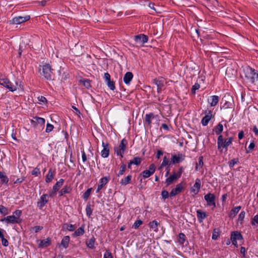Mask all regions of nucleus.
<instances>
[{
  "label": "nucleus",
  "mask_w": 258,
  "mask_h": 258,
  "mask_svg": "<svg viewBox=\"0 0 258 258\" xmlns=\"http://www.w3.org/2000/svg\"><path fill=\"white\" fill-rule=\"evenodd\" d=\"M48 201V196L47 194L42 195L39 200V201L37 203V207L40 209H42L44 205Z\"/></svg>",
  "instance_id": "9b49d317"
},
{
  "label": "nucleus",
  "mask_w": 258,
  "mask_h": 258,
  "mask_svg": "<svg viewBox=\"0 0 258 258\" xmlns=\"http://www.w3.org/2000/svg\"><path fill=\"white\" fill-rule=\"evenodd\" d=\"M240 209L241 206H240L233 208L229 214V217L232 219L235 217Z\"/></svg>",
  "instance_id": "5701e85b"
},
{
  "label": "nucleus",
  "mask_w": 258,
  "mask_h": 258,
  "mask_svg": "<svg viewBox=\"0 0 258 258\" xmlns=\"http://www.w3.org/2000/svg\"><path fill=\"white\" fill-rule=\"evenodd\" d=\"M54 177V174L52 172V170L50 169L46 176L45 181L46 182H50Z\"/></svg>",
  "instance_id": "7c9ffc66"
},
{
  "label": "nucleus",
  "mask_w": 258,
  "mask_h": 258,
  "mask_svg": "<svg viewBox=\"0 0 258 258\" xmlns=\"http://www.w3.org/2000/svg\"><path fill=\"white\" fill-rule=\"evenodd\" d=\"M238 162V159H233L229 163L230 167H233Z\"/></svg>",
  "instance_id": "052dcab7"
},
{
  "label": "nucleus",
  "mask_w": 258,
  "mask_h": 258,
  "mask_svg": "<svg viewBox=\"0 0 258 258\" xmlns=\"http://www.w3.org/2000/svg\"><path fill=\"white\" fill-rule=\"evenodd\" d=\"M201 180L200 179L197 178L196 180V182L193 185V186L191 188V192H193L195 195L197 194L201 188Z\"/></svg>",
  "instance_id": "2eb2a0df"
},
{
  "label": "nucleus",
  "mask_w": 258,
  "mask_h": 258,
  "mask_svg": "<svg viewBox=\"0 0 258 258\" xmlns=\"http://www.w3.org/2000/svg\"><path fill=\"white\" fill-rule=\"evenodd\" d=\"M158 225H159V223L156 220H154V221L150 222L149 224L150 228L155 232H157L158 230Z\"/></svg>",
  "instance_id": "bb28decb"
},
{
  "label": "nucleus",
  "mask_w": 258,
  "mask_h": 258,
  "mask_svg": "<svg viewBox=\"0 0 258 258\" xmlns=\"http://www.w3.org/2000/svg\"><path fill=\"white\" fill-rule=\"evenodd\" d=\"M107 85L108 87L111 90H114L115 88L114 83L113 81H111V80H109L107 82H106Z\"/></svg>",
  "instance_id": "49530a36"
},
{
  "label": "nucleus",
  "mask_w": 258,
  "mask_h": 258,
  "mask_svg": "<svg viewBox=\"0 0 258 258\" xmlns=\"http://www.w3.org/2000/svg\"><path fill=\"white\" fill-rule=\"evenodd\" d=\"M126 169V165L124 164L121 165L120 167V170L118 174V176H119L123 174Z\"/></svg>",
  "instance_id": "de8ad7c7"
},
{
  "label": "nucleus",
  "mask_w": 258,
  "mask_h": 258,
  "mask_svg": "<svg viewBox=\"0 0 258 258\" xmlns=\"http://www.w3.org/2000/svg\"><path fill=\"white\" fill-rule=\"evenodd\" d=\"M243 71L248 82L255 84L258 81V73L256 72L254 69L246 67Z\"/></svg>",
  "instance_id": "f257e3e1"
},
{
  "label": "nucleus",
  "mask_w": 258,
  "mask_h": 258,
  "mask_svg": "<svg viewBox=\"0 0 258 258\" xmlns=\"http://www.w3.org/2000/svg\"><path fill=\"white\" fill-rule=\"evenodd\" d=\"M150 172L153 174L156 170V166L154 164H152L149 166V169H148Z\"/></svg>",
  "instance_id": "13d9d810"
},
{
  "label": "nucleus",
  "mask_w": 258,
  "mask_h": 258,
  "mask_svg": "<svg viewBox=\"0 0 258 258\" xmlns=\"http://www.w3.org/2000/svg\"><path fill=\"white\" fill-rule=\"evenodd\" d=\"M204 199L207 202L208 205L213 206L214 207L216 206L215 202V197L213 194L211 193L208 194L204 196Z\"/></svg>",
  "instance_id": "1a4fd4ad"
},
{
  "label": "nucleus",
  "mask_w": 258,
  "mask_h": 258,
  "mask_svg": "<svg viewBox=\"0 0 258 258\" xmlns=\"http://www.w3.org/2000/svg\"><path fill=\"white\" fill-rule=\"evenodd\" d=\"M224 141V139L223 136L222 135H219L218 140H217V147H219L221 146L222 143Z\"/></svg>",
  "instance_id": "864d4df0"
},
{
  "label": "nucleus",
  "mask_w": 258,
  "mask_h": 258,
  "mask_svg": "<svg viewBox=\"0 0 258 258\" xmlns=\"http://www.w3.org/2000/svg\"><path fill=\"white\" fill-rule=\"evenodd\" d=\"M39 70L41 75L43 76L46 79L49 80L51 79L52 70L49 64L41 66Z\"/></svg>",
  "instance_id": "7ed1b4c3"
},
{
  "label": "nucleus",
  "mask_w": 258,
  "mask_h": 258,
  "mask_svg": "<svg viewBox=\"0 0 258 258\" xmlns=\"http://www.w3.org/2000/svg\"><path fill=\"white\" fill-rule=\"evenodd\" d=\"M2 243L3 246H8L9 245V242L8 241L4 238H2Z\"/></svg>",
  "instance_id": "338daca9"
},
{
  "label": "nucleus",
  "mask_w": 258,
  "mask_h": 258,
  "mask_svg": "<svg viewBox=\"0 0 258 258\" xmlns=\"http://www.w3.org/2000/svg\"><path fill=\"white\" fill-rule=\"evenodd\" d=\"M51 244L50 239L47 238L45 239L41 240L38 244L39 247H45L49 246Z\"/></svg>",
  "instance_id": "b1692460"
},
{
  "label": "nucleus",
  "mask_w": 258,
  "mask_h": 258,
  "mask_svg": "<svg viewBox=\"0 0 258 258\" xmlns=\"http://www.w3.org/2000/svg\"><path fill=\"white\" fill-rule=\"evenodd\" d=\"M255 223L258 224V215L254 217L252 221V225H254Z\"/></svg>",
  "instance_id": "774afa93"
},
{
  "label": "nucleus",
  "mask_w": 258,
  "mask_h": 258,
  "mask_svg": "<svg viewBox=\"0 0 258 258\" xmlns=\"http://www.w3.org/2000/svg\"><path fill=\"white\" fill-rule=\"evenodd\" d=\"M95 238L94 237H93L86 241V245L88 248L93 249L95 248Z\"/></svg>",
  "instance_id": "cd10ccee"
},
{
  "label": "nucleus",
  "mask_w": 258,
  "mask_h": 258,
  "mask_svg": "<svg viewBox=\"0 0 258 258\" xmlns=\"http://www.w3.org/2000/svg\"><path fill=\"white\" fill-rule=\"evenodd\" d=\"M154 117L153 113L147 114L145 116V120L149 124L151 123V119Z\"/></svg>",
  "instance_id": "e433bc0d"
},
{
  "label": "nucleus",
  "mask_w": 258,
  "mask_h": 258,
  "mask_svg": "<svg viewBox=\"0 0 258 258\" xmlns=\"http://www.w3.org/2000/svg\"><path fill=\"white\" fill-rule=\"evenodd\" d=\"M197 217L199 219L200 222H202V220L206 218L207 217V215L205 212H203L200 210L197 211Z\"/></svg>",
  "instance_id": "c85d7f7f"
},
{
  "label": "nucleus",
  "mask_w": 258,
  "mask_h": 258,
  "mask_svg": "<svg viewBox=\"0 0 258 258\" xmlns=\"http://www.w3.org/2000/svg\"><path fill=\"white\" fill-rule=\"evenodd\" d=\"M133 78V75L132 73L128 72L125 73L123 77V81L125 84L128 85L130 82L132 80Z\"/></svg>",
  "instance_id": "aec40b11"
},
{
  "label": "nucleus",
  "mask_w": 258,
  "mask_h": 258,
  "mask_svg": "<svg viewBox=\"0 0 258 258\" xmlns=\"http://www.w3.org/2000/svg\"><path fill=\"white\" fill-rule=\"evenodd\" d=\"M0 84L5 87H7V86H8V85L9 84V80L7 79H1Z\"/></svg>",
  "instance_id": "c03bdc74"
},
{
  "label": "nucleus",
  "mask_w": 258,
  "mask_h": 258,
  "mask_svg": "<svg viewBox=\"0 0 258 258\" xmlns=\"http://www.w3.org/2000/svg\"><path fill=\"white\" fill-rule=\"evenodd\" d=\"M143 223V222L141 220H137L134 224L133 227L135 229H137L139 227L140 225H141Z\"/></svg>",
  "instance_id": "09e8293b"
},
{
  "label": "nucleus",
  "mask_w": 258,
  "mask_h": 258,
  "mask_svg": "<svg viewBox=\"0 0 258 258\" xmlns=\"http://www.w3.org/2000/svg\"><path fill=\"white\" fill-rule=\"evenodd\" d=\"M135 40L136 42L141 45L148 42V37L144 34H140L135 36Z\"/></svg>",
  "instance_id": "0eeeda50"
},
{
  "label": "nucleus",
  "mask_w": 258,
  "mask_h": 258,
  "mask_svg": "<svg viewBox=\"0 0 258 258\" xmlns=\"http://www.w3.org/2000/svg\"><path fill=\"white\" fill-rule=\"evenodd\" d=\"M183 189V187L182 185V183H179L176 185V187L172 189V190L170 192V197H174L177 195L178 194L181 192L182 190Z\"/></svg>",
  "instance_id": "ddd939ff"
},
{
  "label": "nucleus",
  "mask_w": 258,
  "mask_h": 258,
  "mask_svg": "<svg viewBox=\"0 0 258 258\" xmlns=\"http://www.w3.org/2000/svg\"><path fill=\"white\" fill-rule=\"evenodd\" d=\"M184 159V156L181 154L173 155L171 158V162L172 164L178 163Z\"/></svg>",
  "instance_id": "4468645a"
},
{
  "label": "nucleus",
  "mask_w": 258,
  "mask_h": 258,
  "mask_svg": "<svg viewBox=\"0 0 258 258\" xmlns=\"http://www.w3.org/2000/svg\"><path fill=\"white\" fill-rule=\"evenodd\" d=\"M219 97L217 95H213L211 96L208 100V103L210 104L211 106H216L219 101Z\"/></svg>",
  "instance_id": "a211bd4d"
},
{
  "label": "nucleus",
  "mask_w": 258,
  "mask_h": 258,
  "mask_svg": "<svg viewBox=\"0 0 258 258\" xmlns=\"http://www.w3.org/2000/svg\"><path fill=\"white\" fill-rule=\"evenodd\" d=\"M21 82L19 81H15L14 83L9 81V84L8 86H7V88L9 89L11 91H14L18 89H22Z\"/></svg>",
  "instance_id": "6e6552de"
},
{
  "label": "nucleus",
  "mask_w": 258,
  "mask_h": 258,
  "mask_svg": "<svg viewBox=\"0 0 258 258\" xmlns=\"http://www.w3.org/2000/svg\"><path fill=\"white\" fill-rule=\"evenodd\" d=\"M64 226L66 229L70 231H74L76 228L74 225L72 224H66Z\"/></svg>",
  "instance_id": "c9c22d12"
},
{
  "label": "nucleus",
  "mask_w": 258,
  "mask_h": 258,
  "mask_svg": "<svg viewBox=\"0 0 258 258\" xmlns=\"http://www.w3.org/2000/svg\"><path fill=\"white\" fill-rule=\"evenodd\" d=\"M22 215V211L16 210L12 215L8 216L1 220L2 221H5L7 224H15L21 222L20 216Z\"/></svg>",
  "instance_id": "f03ea898"
},
{
  "label": "nucleus",
  "mask_w": 258,
  "mask_h": 258,
  "mask_svg": "<svg viewBox=\"0 0 258 258\" xmlns=\"http://www.w3.org/2000/svg\"><path fill=\"white\" fill-rule=\"evenodd\" d=\"M206 113L207 114L203 118L201 121V123L204 126H206L208 124L209 121L211 119L213 116L212 112L211 111H209L208 112L206 111Z\"/></svg>",
  "instance_id": "f8f14e48"
},
{
  "label": "nucleus",
  "mask_w": 258,
  "mask_h": 258,
  "mask_svg": "<svg viewBox=\"0 0 258 258\" xmlns=\"http://www.w3.org/2000/svg\"><path fill=\"white\" fill-rule=\"evenodd\" d=\"M127 141L125 139H122L120 144L118 148L115 149V151L117 155H120L121 157H123V154L125 150Z\"/></svg>",
  "instance_id": "423d86ee"
},
{
  "label": "nucleus",
  "mask_w": 258,
  "mask_h": 258,
  "mask_svg": "<svg viewBox=\"0 0 258 258\" xmlns=\"http://www.w3.org/2000/svg\"><path fill=\"white\" fill-rule=\"evenodd\" d=\"M154 82L157 86L158 92H160L162 89V87L163 86V83H162L161 81L157 80H154Z\"/></svg>",
  "instance_id": "473e14b6"
},
{
  "label": "nucleus",
  "mask_w": 258,
  "mask_h": 258,
  "mask_svg": "<svg viewBox=\"0 0 258 258\" xmlns=\"http://www.w3.org/2000/svg\"><path fill=\"white\" fill-rule=\"evenodd\" d=\"M31 122L35 127L39 130H42L44 126L45 119L43 118L35 117Z\"/></svg>",
  "instance_id": "39448f33"
},
{
  "label": "nucleus",
  "mask_w": 258,
  "mask_h": 258,
  "mask_svg": "<svg viewBox=\"0 0 258 258\" xmlns=\"http://www.w3.org/2000/svg\"><path fill=\"white\" fill-rule=\"evenodd\" d=\"M104 79L106 82L110 80V76L108 73H105L104 75Z\"/></svg>",
  "instance_id": "69168bd1"
},
{
  "label": "nucleus",
  "mask_w": 258,
  "mask_h": 258,
  "mask_svg": "<svg viewBox=\"0 0 258 258\" xmlns=\"http://www.w3.org/2000/svg\"><path fill=\"white\" fill-rule=\"evenodd\" d=\"M69 188L67 187H64L60 191V196L63 195V194L68 193L69 192Z\"/></svg>",
  "instance_id": "bf43d9fd"
},
{
  "label": "nucleus",
  "mask_w": 258,
  "mask_h": 258,
  "mask_svg": "<svg viewBox=\"0 0 258 258\" xmlns=\"http://www.w3.org/2000/svg\"><path fill=\"white\" fill-rule=\"evenodd\" d=\"M70 241V237L69 236H64L61 242V245L64 248H67L68 246V244Z\"/></svg>",
  "instance_id": "c756f323"
},
{
  "label": "nucleus",
  "mask_w": 258,
  "mask_h": 258,
  "mask_svg": "<svg viewBox=\"0 0 258 258\" xmlns=\"http://www.w3.org/2000/svg\"><path fill=\"white\" fill-rule=\"evenodd\" d=\"M223 130V126L222 124L219 123L215 128V132L217 135H219Z\"/></svg>",
  "instance_id": "72a5a7b5"
},
{
  "label": "nucleus",
  "mask_w": 258,
  "mask_h": 258,
  "mask_svg": "<svg viewBox=\"0 0 258 258\" xmlns=\"http://www.w3.org/2000/svg\"><path fill=\"white\" fill-rule=\"evenodd\" d=\"M109 179V177H104L101 178L99 183H100L103 186H104L108 182Z\"/></svg>",
  "instance_id": "ea45409f"
},
{
  "label": "nucleus",
  "mask_w": 258,
  "mask_h": 258,
  "mask_svg": "<svg viewBox=\"0 0 258 258\" xmlns=\"http://www.w3.org/2000/svg\"><path fill=\"white\" fill-rule=\"evenodd\" d=\"M0 179L3 183H7L9 181V179L3 172H0Z\"/></svg>",
  "instance_id": "4c0bfd02"
},
{
  "label": "nucleus",
  "mask_w": 258,
  "mask_h": 258,
  "mask_svg": "<svg viewBox=\"0 0 258 258\" xmlns=\"http://www.w3.org/2000/svg\"><path fill=\"white\" fill-rule=\"evenodd\" d=\"M0 213L4 215H7L8 214L7 208L3 205H0Z\"/></svg>",
  "instance_id": "37998d69"
},
{
  "label": "nucleus",
  "mask_w": 258,
  "mask_h": 258,
  "mask_svg": "<svg viewBox=\"0 0 258 258\" xmlns=\"http://www.w3.org/2000/svg\"><path fill=\"white\" fill-rule=\"evenodd\" d=\"M141 163V159L140 157H135L133 160H130L128 164V168H131L133 164L138 165Z\"/></svg>",
  "instance_id": "393cba45"
},
{
  "label": "nucleus",
  "mask_w": 258,
  "mask_h": 258,
  "mask_svg": "<svg viewBox=\"0 0 258 258\" xmlns=\"http://www.w3.org/2000/svg\"><path fill=\"white\" fill-rule=\"evenodd\" d=\"M185 235H184V234L182 233H179L178 235V242L181 244H183L185 241Z\"/></svg>",
  "instance_id": "f704fd0d"
},
{
  "label": "nucleus",
  "mask_w": 258,
  "mask_h": 258,
  "mask_svg": "<svg viewBox=\"0 0 258 258\" xmlns=\"http://www.w3.org/2000/svg\"><path fill=\"white\" fill-rule=\"evenodd\" d=\"M91 189H88L87 191L84 193L83 197L85 199H87L90 194Z\"/></svg>",
  "instance_id": "0e129e2a"
},
{
  "label": "nucleus",
  "mask_w": 258,
  "mask_h": 258,
  "mask_svg": "<svg viewBox=\"0 0 258 258\" xmlns=\"http://www.w3.org/2000/svg\"><path fill=\"white\" fill-rule=\"evenodd\" d=\"M80 83H82L86 88H89L91 87L90 82L89 80H81Z\"/></svg>",
  "instance_id": "58836bf2"
},
{
  "label": "nucleus",
  "mask_w": 258,
  "mask_h": 258,
  "mask_svg": "<svg viewBox=\"0 0 258 258\" xmlns=\"http://www.w3.org/2000/svg\"><path fill=\"white\" fill-rule=\"evenodd\" d=\"M132 178V175H128L125 178L121 179L120 181V184L121 185H125L130 183Z\"/></svg>",
  "instance_id": "2f4dec72"
},
{
  "label": "nucleus",
  "mask_w": 258,
  "mask_h": 258,
  "mask_svg": "<svg viewBox=\"0 0 258 258\" xmlns=\"http://www.w3.org/2000/svg\"><path fill=\"white\" fill-rule=\"evenodd\" d=\"M179 177L174 172L172 175H171L169 177H168L165 181V183L167 185H169L171 184L173 181L176 180Z\"/></svg>",
  "instance_id": "6ab92c4d"
},
{
  "label": "nucleus",
  "mask_w": 258,
  "mask_h": 258,
  "mask_svg": "<svg viewBox=\"0 0 258 258\" xmlns=\"http://www.w3.org/2000/svg\"><path fill=\"white\" fill-rule=\"evenodd\" d=\"M86 214L88 217H90L92 215V210L90 205H87L86 208Z\"/></svg>",
  "instance_id": "a18cd8bd"
},
{
  "label": "nucleus",
  "mask_w": 258,
  "mask_h": 258,
  "mask_svg": "<svg viewBox=\"0 0 258 258\" xmlns=\"http://www.w3.org/2000/svg\"><path fill=\"white\" fill-rule=\"evenodd\" d=\"M161 195L164 199H166L170 196V194L167 190H163L162 191Z\"/></svg>",
  "instance_id": "5fc2aeb1"
},
{
  "label": "nucleus",
  "mask_w": 258,
  "mask_h": 258,
  "mask_svg": "<svg viewBox=\"0 0 258 258\" xmlns=\"http://www.w3.org/2000/svg\"><path fill=\"white\" fill-rule=\"evenodd\" d=\"M102 145L103 147V149L101 152V156L103 158H106L108 156L109 154L108 144L105 143L104 142H102Z\"/></svg>",
  "instance_id": "dca6fc26"
},
{
  "label": "nucleus",
  "mask_w": 258,
  "mask_h": 258,
  "mask_svg": "<svg viewBox=\"0 0 258 258\" xmlns=\"http://www.w3.org/2000/svg\"><path fill=\"white\" fill-rule=\"evenodd\" d=\"M85 232L84 230V226H82V227L78 228L77 230L75 231V232L72 234L73 237H77L80 235H83Z\"/></svg>",
  "instance_id": "a878e982"
},
{
  "label": "nucleus",
  "mask_w": 258,
  "mask_h": 258,
  "mask_svg": "<svg viewBox=\"0 0 258 258\" xmlns=\"http://www.w3.org/2000/svg\"><path fill=\"white\" fill-rule=\"evenodd\" d=\"M30 19V16H17L9 20L8 23L10 25H18L28 21Z\"/></svg>",
  "instance_id": "20e7f679"
},
{
  "label": "nucleus",
  "mask_w": 258,
  "mask_h": 258,
  "mask_svg": "<svg viewBox=\"0 0 258 258\" xmlns=\"http://www.w3.org/2000/svg\"><path fill=\"white\" fill-rule=\"evenodd\" d=\"M40 173V169L37 167L35 168L32 171V174L33 175H35V176H37Z\"/></svg>",
  "instance_id": "6e6d98bb"
},
{
  "label": "nucleus",
  "mask_w": 258,
  "mask_h": 258,
  "mask_svg": "<svg viewBox=\"0 0 258 258\" xmlns=\"http://www.w3.org/2000/svg\"><path fill=\"white\" fill-rule=\"evenodd\" d=\"M53 128V125L51 124L50 123H48L46 124V128L45 130V132L46 133H49L52 131Z\"/></svg>",
  "instance_id": "3c124183"
},
{
  "label": "nucleus",
  "mask_w": 258,
  "mask_h": 258,
  "mask_svg": "<svg viewBox=\"0 0 258 258\" xmlns=\"http://www.w3.org/2000/svg\"><path fill=\"white\" fill-rule=\"evenodd\" d=\"M203 166V157H200L199 159V161L197 163L196 169L198 170L199 167H202Z\"/></svg>",
  "instance_id": "a19ab883"
},
{
  "label": "nucleus",
  "mask_w": 258,
  "mask_h": 258,
  "mask_svg": "<svg viewBox=\"0 0 258 258\" xmlns=\"http://www.w3.org/2000/svg\"><path fill=\"white\" fill-rule=\"evenodd\" d=\"M64 182V180L63 179H60L58 181H57L55 185L53 187V190L52 192L50 194V196L52 197L53 195H54L57 191L58 190L59 188L63 185Z\"/></svg>",
  "instance_id": "f3484780"
},
{
  "label": "nucleus",
  "mask_w": 258,
  "mask_h": 258,
  "mask_svg": "<svg viewBox=\"0 0 258 258\" xmlns=\"http://www.w3.org/2000/svg\"><path fill=\"white\" fill-rule=\"evenodd\" d=\"M103 258H113L111 253L109 250H106L103 255Z\"/></svg>",
  "instance_id": "4d7b16f0"
},
{
  "label": "nucleus",
  "mask_w": 258,
  "mask_h": 258,
  "mask_svg": "<svg viewBox=\"0 0 258 258\" xmlns=\"http://www.w3.org/2000/svg\"><path fill=\"white\" fill-rule=\"evenodd\" d=\"M42 229H43V227L40 226H34V227L31 228V229L36 233L40 231Z\"/></svg>",
  "instance_id": "603ef678"
},
{
  "label": "nucleus",
  "mask_w": 258,
  "mask_h": 258,
  "mask_svg": "<svg viewBox=\"0 0 258 258\" xmlns=\"http://www.w3.org/2000/svg\"><path fill=\"white\" fill-rule=\"evenodd\" d=\"M142 174L144 178H146L150 177L152 174L149 170H146L142 172Z\"/></svg>",
  "instance_id": "79ce46f5"
},
{
  "label": "nucleus",
  "mask_w": 258,
  "mask_h": 258,
  "mask_svg": "<svg viewBox=\"0 0 258 258\" xmlns=\"http://www.w3.org/2000/svg\"><path fill=\"white\" fill-rule=\"evenodd\" d=\"M168 164H169V160L166 157H164L163 162H162L160 167H159V169H161L163 167L165 166L166 165H168Z\"/></svg>",
  "instance_id": "8fccbe9b"
},
{
  "label": "nucleus",
  "mask_w": 258,
  "mask_h": 258,
  "mask_svg": "<svg viewBox=\"0 0 258 258\" xmlns=\"http://www.w3.org/2000/svg\"><path fill=\"white\" fill-rule=\"evenodd\" d=\"M242 238L241 234L238 232H232L231 235L232 243L235 246H237V240H241Z\"/></svg>",
  "instance_id": "9d476101"
},
{
  "label": "nucleus",
  "mask_w": 258,
  "mask_h": 258,
  "mask_svg": "<svg viewBox=\"0 0 258 258\" xmlns=\"http://www.w3.org/2000/svg\"><path fill=\"white\" fill-rule=\"evenodd\" d=\"M245 213L244 211H242L239 215L238 220L239 221H242L244 218Z\"/></svg>",
  "instance_id": "e2e57ef3"
},
{
  "label": "nucleus",
  "mask_w": 258,
  "mask_h": 258,
  "mask_svg": "<svg viewBox=\"0 0 258 258\" xmlns=\"http://www.w3.org/2000/svg\"><path fill=\"white\" fill-rule=\"evenodd\" d=\"M232 141V138H229L225 139L222 143L221 146L218 147V149H220L222 148L226 149L231 144Z\"/></svg>",
  "instance_id": "4be33fe9"
},
{
  "label": "nucleus",
  "mask_w": 258,
  "mask_h": 258,
  "mask_svg": "<svg viewBox=\"0 0 258 258\" xmlns=\"http://www.w3.org/2000/svg\"><path fill=\"white\" fill-rule=\"evenodd\" d=\"M29 39H25L22 41V43L20 45L19 50V54L21 55L23 51L25 48H26L27 45L29 44Z\"/></svg>",
  "instance_id": "412c9836"
},
{
  "label": "nucleus",
  "mask_w": 258,
  "mask_h": 258,
  "mask_svg": "<svg viewBox=\"0 0 258 258\" xmlns=\"http://www.w3.org/2000/svg\"><path fill=\"white\" fill-rule=\"evenodd\" d=\"M200 87V86L199 84H195L192 87V92L195 93L196 90H198Z\"/></svg>",
  "instance_id": "680f3d73"
}]
</instances>
